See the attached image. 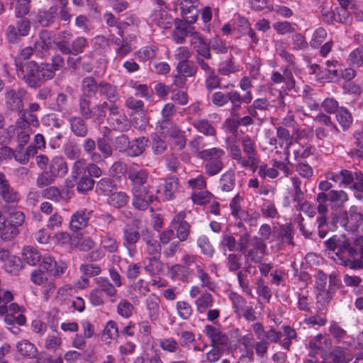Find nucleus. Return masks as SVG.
<instances>
[{"label":"nucleus","instance_id":"f257e3e1","mask_svg":"<svg viewBox=\"0 0 363 363\" xmlns=\"http://www.w3.org/2000/svg\"><path fill=\"white\" fill-rule=\"evenodd\" d=\"M47 67V62L38 64L31 60L27 65L16 71L17 77L30 88L37 89L46 81L53 79V74Z\"/></svg>","mask_w":363,"mask_h":363},{"label":"nucleus","instance_id":"f03ea898","mask_svg":"<svg viewBox=\"0 0 363 363\" xmlns=\"http://www.w3.org/2000/svg\"><path fill=\"white\" fill-rule=\"evenodd\" d=\"M133 206L139 210H145L152 203L154 190L150 186L132 189Z\"/></svg>","mask_w":363,"mask_h":363},{"label":"nucleus","instance_id":"7ed1b4c3","mask_svg":"<svg viewBox=\"0 0 363 363\" xmlns=\"http://www.w3.org/2000/svg\"><path fill=\"white\" fill-rule=\"evenodd\" d=\"M82 94L79 98V109L83 116L91 117V78L86 77L82 82Z\"/></svg>","mask_w":363,"mask_h":363},{"label":"nucleus","instance_id":"20e7f679","mask_svg":"<svg viewBox=\"0 0 363 363\" xmlns=\"http://www.w3.org/2000/svg\"><path fill=\"white\" fill-rule=\"evenodd\" d=\"M206 335L211 340V346H223L228 347L230 345L228 336L220 330L218 328H215L211 325L205 326Z\"/></svg>","mask_w":363,"mask_h":363},{"label":"nucleus","instance_id":"39448f33","mask_svg":"<svg viewBox=\"0 0 363 363\" xmlns=\"http://www.w3.org/2000/svg\"><path fill=\"white\" fill-rule=\"evenodd\" d=\"M354 246H352L349 240L345 235H341L337 238V252L336 255L340 259L344 257L345 253H347L350 257H354L359 252V247H357L353 243Z\"/></svg>","mask_w":363,"mask_h":363},{"label":"nucleus","instance_id":"423d86ee","mask_svg":"<svg viewBox=\"0 0 363 363\" xmlns=\"http://www.w3.org/2000/svg\"><path fill=\"white\" fill-rule=\"evenodd\" d=\"M4 100L6 107L8 110L12 111H20L23 110V103L16 91L11 87L7 86L5 89Z\"/></svg>","mask_w":363,"mask_h":363},{"label":"nucleus","instance_id":"0eeeda50","mask_svg":"<svg viewBox=\"0 0 363 363\" xmlns=\"http://www.w3.org/2000/svg\"><path fill=\"white\" fill-rule=\"evenodd\" d=\"M91 211L79 210L74 213L70 220L69 228L72 231H78L84 229L89 225Z\"/></svg>","mask_w":363,"mask_h":363},{"label":"nucleus","instance_id":"6e6552de","mask_svg":"<svg viewBox=\"0 0 363 363\" xmlns=\"http://www.w3.org/2000/svg\"><path fill=\"white\" fill-rule=\"evenodd\" d=\"M57 6H52L48 10H39L36 19L38 23L43 27H49L52 25L57 17Z\"/></svg>","mask_w":363,"mask_h":363},{"label":"nucleus","instance_id":"1a4fd4ad","mask_svg":"<svg viewBox=\"0 0 363 363\" xmlns=\"http://www.w3.org/2000/svg\"><path fill=\"white\" fill-rule=\"evenodd\" d=\"M128 178L131 182L132 189L145 187L148 178V172L144 169L140 170L130 169L128 172Z\"/></svg>","mask_w":363,"mask_h":363},{"label":"nucleus","instance_id":"9d476101","mask_svg":"<svg viewBox=\"0 0 363 363\" xmlns=\"http://www.w3.org/2000/svg\"><path fill=\"white\" fill-rule=\"evenodd\" d=\"M95 184V194L97 196V199H100L101 197H106L109 196L111 193L115 189V184L111 179L108 178H102L95 183L94 180L92 179V188Z\"/></svg>","mask_w":363,"mask_h":363},{"label":"nucleus","instance_id":"9b49d317","mask_svg":"<svg viewBox=\"0 0 363 363\" xmlns=\"http://www.w3.org/2000/svg\"><path fill=\"white\" fill-rule=\"evenodd\" d=\"M150 140L148 138L143 136L134 139L130 142V145L126 155L129 157H138L143 154L145 148L148 146Z\"/></svg>","mask_w":363,"mask_h":363},{"label":"nucleus","instance_id":"f8f14e48","mask_svg":"<svg viewBox=\"0 0 363 363\" xmlns=\"http://www.w3.org/2000/svg\"><path fill=\"white\" fill-rule=\"evenodd\" d=\"M68 168L66 162L61 157H54L49 163L50 174L55 179L62 177L67 172Z\"/></svg>","mask_w":363,"mask_h":363},{"label":"nucleus","instance_id":"ddd939ff","mask_svg":"<svg viewBox=\"0 0 363 363\" xmlns=\"http://www.w3.org/2000/svg\"><path fill=\"white\" fill-rule=\"evenodd\" d=\"M16 347L19 354L23 357L30 359L37 357V347L28 340H23L17 342Z\"/></svg>","mask_w":363,"mask_h":363},{"label":"nucleus","instance_id":"4468645a","mask_svg":"<svg viewBox=\"0 0 363 363\" xmlns=\"http://www.w3.org/2000/svg\"><path fill=\"white\" fill-rule=\"evenodd\" d=\"M41 259V255L39 251L33 247L27 246L23 248L21 253L22 262L34 266L39 263Z\"/></svg>","mask_w":363,"mask_h":363},{"label":"nucleus","instance_id":"2eb2a0df","mask_svg":"<svg viewBox=\"0 0 363 363\" xmlns=\"http://www.w3.org/2000/svg\"><path fill=\"white\" fill-rule=\"evenodd\" d=\"M34 52L33 48L28 46L21 49L18 55L14 58V64L16 70L25 67L28 63L31 60H29Z\"/></svg>","mask_w":363,"mask_h":363},{"label":"nucleus","instance_id":"dca6fc26","mask_svg":"<svg viewBox=\"0 0 363 363\" xmlns=\"http://www.w3.org/2000/svg\"><path fill=\"white\" fill-rule=\"evenodd\" d=\"M326 338L322 335H318L312 339L308 344L309 356L314 357L317 354H325L324 345H326Z\"/></svg>","mask_w":363,"mask_h":363},{"label":"nucleus","instance_id":"f3484780","mask_svg":"<svg viewBox=\"0 0 363 363\" xmlns=\"http://www.w3.org/2000/svg\"><path fill=\"white\" fill-rule=\"evenodd\" d=\"M126 106L134 110L136 113H139L140 123L139 124V128H144L147 124V120L145 117V113L143 112V106L144 104L140 100H137L133 97H130L126 100Z\"/></svg>","mask_w":363,"mask_h":363},{"label":"nucleus","instance_id":"a211bd4d","mask_svg":"<svg viewBox=\"0 0 363 363\" xmlns=\"http://www.w3.org/2000/svg\"><path fill=\"white\" fill-rule=\"evenodd\" d=\"M118 336L119 331L116 323L113 320H109L101 333L102 341L110 344L111 340H116Z\"/></svg>","mask_w":363,"mask_h":363},{"label":"nucleus","instance_id":"6ab92c4d","mask_svg":"<svg viewBox=\"0 0 363 363\" xmlns=\"http://www.w3.org/2000/svg\"><path fill=\"white\" fill-rule=\"evenodd\" d=\"M9 225H11V233L16 235L18 233V227L22 225L25 222V215L22 211L13 210L9 213Z\"/></svg>","mask_w":363,"mask_h":363},{"label":"nucleus","instance_id":"aec40b11","mask_svg":"<svg viewBox=\"0 0 363 363\" xmlns=\"http://www.w3.org/2000/svg\"><path fill=\"white\" fill-rule=\"evenodd\" d=\"M0 196L6 203H17L20 200V194L11 187L9 182L0 189Z\"/></svg>","mask_w":363,"mask_h":363},{"label":"nucleus","instance_id":"412c9836","mask_svg":"<svg viewBox=\"0 0 363 363\" xmlns=\"http://www.w3.org/2000/svg\"><path fill=\"white\" fill-rule=\"evenodd\" d=\"M179 74L186 77H194L197 72V67L191 60H180L177 65Z\"/></svg>","mask_w":363,"mask_h":363},{"label":"nucleus","instance_id":"4be33fe9","mask_svg":"<svg viewBox=\"0 0 363 363\" xmlns=\"http://www.w3.org/2000/svg\"><path fill=\"white\" fill-rule=\"evenodd\" d=\"M219 185L221 190L224 192L232 191L235 185V173L231 170L223 173L220 178Z\"/></svg>","mask_w":363,"mask_h":363},{"label":"nucleus","instance_id":"5701e85b","mask_svg":"<svg viewBox=\"0 0 363 363\" xmlns=\"http://www.w3.org/2000/svg\"><path fill=\"white\" fill-rule=\"evenodd\" d=\"M172 229L177 232V238L181 241L187 240L190 232V225L186 221L176 222L173 219L172 223Z\"/></svg>","mask_w":363,"mask_h":363},{"label":"nucleus","instance_id":"b1692460","mask_svg":"<svg viewBox=\"0 0 363 363\" xmlns=\"http://www.w3.org/2000/svg\"><path fill=\"white\" fill-rule=\"evenodd\" d=\"M79 177L77 182V191L82 194H86L91 189V169L87 167V170H84Z\"/></svg>","mask_w":363,"mask_h":363},{"label":"nucleus","instance_id":"393cba45","mask_svg":"<svg viewBox=\"0 0 363 363\" xmlns=\"http://www.w3.org/2000/svg\"><path fill=\"white\" fill-rule=\"evenodd\" d=\"M194 35V38L196 39L199 42L198 48L196 50L197 55L202 56V57H205L206 59H211V46L206 41V40L202 38L198 33H193Z\"/></svg>","mask_w":363,"mask_h":363},{"label":"nucleus","instance_id":"a878e982","mask_svg":"<svg viewBox=\"0 0 363 363\" xmlns=\"http://www.w3.org/2000/svg\"><path fill=\"white\" fill-rule=\"evenodd\" d=\"M4 268L8 273L16 275L23 268V262L18 257L11 256L4 262Z\"/></svg>","mask_w":363,"mask_h":363},{"label":"nucleus","instance_id":"bb28decb","mask_svg":"<svg viewBox=\"0 0 363 363\" xmlns=\"http://www.w3.org/2000/svg\"><path fill=\"white\" fill-rule=\"evenodd\" d=\"M109 196V204L115 208L123 207L129 201V196L125 192L120 191L113 193L112 191Z\"/></svg>","mask_w":363,"mask_h":363},{"label":"nucleus","instance_id":"cd10ccee","mask_svg":"<svg viewBox=\"0 0 363 363\" xmlns=\"http://www.w3.org/2000/svg\"><path fill=\"white\" fill-rule=\"evenodd\" d=\"M179 180L175 177L167 178L164 182V193L167 200H172L174 194L178 190Z\"/></svg>","mask_w":363,"mask_h":363},{"label":"nucleus","instance_id":"c85d7f7f","mask_svg":"<svg viewBox=\"0 0 363 363\" xmlns=\"http://www.w3.org/2000/svg\"><path fill=\"white\" fill-rule=\"evenodd\" d=\"M224 151L219 148H211L207 150H201L198 152V157L202 160H220V157L224 155Z\"/></svg>","mask_w":363,"mask_h":363},{"label":"nucleus","instance_id":"c756f323","mask_svg":"<svg viewBox=\"0 0 363 363\" xmlns=\"http://www.w3.org/2000/svg\"><path fill=\"white\" fill-rule=\"evenodd\" d=\"M123 238L128 245H134L140 239V234L137 229L131 227L130 225H126L123 231Z\"/></svg>","mask_w":363,"mask_h":363},{"label":"nucleus","instance_id":"7c9ffc66","mask_svg":"<svg viewBox=\"0 0 363 363\" xmlns=\"http://www.w3.org/2000/svg\"><path fill=\"white\" fill-rule=\"evenodd\" d=\"M148 264L145 269L152 275L160 274L163 271V264L158 257L148 258Z\"/></svg>","mask_w":363,"mask_h":363},{"label":"nucleus","instance_id":"2f4dec72","mask_svg":"<svg viewBox=\"0 0 363 363\" xmlns=\"http://www.w3.org/2000/svg\"><path fill=\"white\" fill-rule=\"evenodd\" d=\"M5 36L6 40L9 45L18 44L22 38V35H20L14 25H9L7 26L5 31Z\"/></svg>","mask_w":363,"mask_h":363},{"label":"nucleus","instance_id":"473e14b6","mask_svg":"<svg viewBox=\"0 0 363 363\" xmlns=\"http://www.w3.org/2000/svg\"><path fill=\"white\" fill-rule=\"evenodd\" d=\"M71 127L75 135L84 137L87 132V126L81 118H73L71 120Z\"/></svg>","mask_w":363,"mask_h":363},{"label":"nucleus","instance_id":"72a5a7b5","mask_svg":"<svg viewBox=\"0 0 363 363\" xmlns=\"http://www.w3.org/2000/svg\"><path fill=\"white\" fill-rule=\"evenodd\" d=\"M196 304L197 310L200 313H203L208 308L213 305V297L210 293L206 292L203 294L196 301Z\"/></svg>","mask_w":363,"mask_h":363},{"label":"nucleus","instance_id":"f704fd0d","mask_svg":"<svg viewBox=\"0 0 363 363\" xmlns=\"http://www.w3.org/2000/svg\"><path fill=\"white\" fill-rule=\"evenodd\" d=\"M223 167V163L220 160H208L205 164L206 174L213 177L218 174Z\"/></svg>","mask_w":363,"mask_h":363},{"label":"nucleus","instance_id":"c9c22d12","mask_svg":"<svg viewBox=\"0 0 363 363\" xmlns=\"http://www.w3.org/2000/svg\"><path fill=\"white\" fill-rule=\"evenodd\" d=\"M160 347L164 351L170 353H179L182 351L178 342L173 338H166L160 340Z\"/></svg>","mask_w":363,"mask_h":363},{"label":"nucleus","instance_id":"e433bc0d","mask_svg":"<svg viewBox=\"0 0 363 363\" xmlns=\"http://www.w3.org/2000/svg\"><path fill=\"white\" fill-rule=\"evenodd\" d=\"M337 120L343 129H347L352 123V118L350 113L345 108H340L337 110L336 116Z\"/></svg>","mask_w":363,"mask_h":363},{"label":"nucleus","instance_id":"4c0bfd02","mask_svg":"<svg viewBox=\"0 0 363 363\" xmlns=\"http://www.w3.org/2000/svg\"><path fill=\"white\" fill-rule=\"evenodd\" d=\"M15 16L16 18L25 17L30 9V0H16Z\"/></svg>","mask_w":363,"mask_h":363},{"label":"nucleus","instance_id":"58836bf2","mask_svg":"<svg viewBox=\"0 0 363 363\" xmlns=\"http://www.w3.org/2000/svg\"><path fill=\"white\" fill-rule=\"evenodd\" d=\"M160 298L155 296H150L147 299V307L150 318L156 319L160 311Z\"/></svg>","mask_w":363,"mask_h":363},{"label":"nucleus","instance_id":"ea45409f","mask_svg":"<svg viewBox=\"0 0 363 363\" xmlns=\"http://www.w3.org/2000/svg\"><path fill=\"white\" fill-rule=\"evenodd\" d=\"M161 133L169 137L176 136L179 134V128L174 125L169 119H164L160 123Z\"/></svg>","mask_w":363,"mask_h":363},{"label":"nucleus","instance_id":"a19ab883","mask_svg":"<svg viewBox=\"0 0 363 363\" xmlns=\"http://www.w3.org/2000/svg\"><path fill=\"white\" fill-rule=\"evenodd\" d=\"M27 110L18 111V118L16 121V125L12 126L13 128V133L16 131L31 130L26 118Z\"/></svg>","mask_w":363,"mask_h":363},{"label":"nucleus","instance_id":"79ce46f5","mask_svg":"<svg viewBox=\"0 0 363 363\" xmlns=\"http://www.w3.org/2000/svg\"><path fill=\"white\" fill-rule=\"evenodd\" d=\"M41 195L44 199L54 202H58L60 201V191L55 186H50L43 189L41 192Z\"/></svg>","mask_w":363,"mask_h":363},{"label":"nucleus","instance_id":"37998d69","mask_svg":"<svg viewBox=\"0 0 363 363\" xmlns=\"http://www.w3.org/2000/svg\"><path fill=\"white\" fill-rule=\"evenodd\" d=\"M230 101L232 104L231 114L235 115V112L240 108L242 101V96L240 94L235 91L228 92V102Z\"/></svg>","mask_w":363,"mask_h":363},{"label":"nucleus","instance_id":"c03bdc74","mask_svg":"<svg viewBox=\"0 0 363 363\" xmlns=\"http://www.w3.org/2000/svg\"><path fill=\"white\" fill-rule=\"evenodd\" d=\"M194 126L201 133L206 135H215V128L205 120L198 121L194 123Z\"/></svg>","mask_w":363,"mask_h":363},{"label":"nucleus","instance_id":"a18cd8bd","mask_svg":"<svg viewBox=\"0 0 363 363\" xmlns=\"http://www.w3.org/2000/svg\"><path fill=\"white\" fill-rule=\"evenodd\" d=\"M55 179H56L50 174L48 170H45L38 176L36 185L39 188H43L53 184Z\"/></svg>","mask_w":363,"mask_h":363},{"label":"nucleus","instance_id":"49530a36","mask_svg":"<svg viewBox=\"0 0 363 363\" xmlns=\"http://www.w3.org/2000/svg\"><path fill=\"white\" fill-rule=\"evenodd\" d=\"M347 200V195L344 191H330V201L335 203L337 206H343Z\"/></svg>","mask_w":363,"mask_h":363},{"label":"nucleus","instance_id":"de8ad7c7","mask_svg":"<svg viewBox=\"0 0 363 363\" xmlns=\"http://www.w3.org/2000/svg\"><path fill=\"white\" fill-rule=\"evenodd\" d=\"M181 8L184 20L187 23L192 24L196 21L199 11L194 6L191 5L188 8L182 6Z\"/></svg>","mask_w":363,"mask_h":363},{"label":"nucleus","instance_id":"09e8293b","mask_svg":"<svg viewBox=\"0 0 363 363\" xmlns=\"http://www.w3.org/2000/svg\"><path fill=\"white\" fill-rule=\"evenodd\" d=\"M94 281L96 282V284L101 286V289L108 296H113L116 294V290L115 287L108 281L106 278L97 277L95 278Z\"/></svg>","mask_w":363,"mask_h":363},{"label":"nucleus","instance_id":"8fccbe9b","mask_svg":"<svg viewBox=\"0 0 363 363\" xmlns=\"http://www.w3.org/2000/svg\"><path fill=\"white\" fill-rule=\"evenodd\" d=\"M197 244L204 255L208 257L213 256L214 250L206 236L203 235L199 237L197 240Z\"/></svg>","mask_w":363,"mask_h":363},{"label":"nucleus","instance_id":"3c124183","mask_svg":"<svg viewBox=\"0 0 363 363\" xmlns=\"http://www.w3.org/2000/svg\"><path fill=\"white\" fill-rule=\"evenodd\" d=\"M21 19L16 22L15 26L17 30L19 32L22 37L27 36L31 28L30 21L26 17L20 18Z\"/></svg>","mask_w":363,"mask_h":363},{"label":"nucleus","instance_id":"603ef678","mask_svg":"<svg viewBox=\"0 0 363 363\" xmlns=\"http://www.w3.org/2000/svg\"><path fill=\"white\" fill-rule=\"evenodd\" d=\"M51 64L47 63L48 69H50L53 74V78L55 76V72L61 70L65 66V61L62 56L57 54L52 57Z\"/></svg>","mask_w":363,"mask_h":363},{"label":"nucleus","instance_id":"864d4df0","mask_svg":"<svg viewBox=\"0 0 363 363\" xmlns=\"http://www.w3.org/2000/svg\"><path fill=\"white\" fill-rule=\"evenodd\" d=\"M208 43L211 48L217 53H226L228 52V48L225 45V43L217 36L212 38L209 40Z\"/></svg>","mask_w":363,"mask_h":363},{"label":"nucleus","instance_id":"5fc2aeb1","mask_svg":"<svg viewBox=\"0 0 363 363\" xmlns=\"http://www.w3.org/2000/svg\"><path fill=\"white\" fill-rule=\"evenodd\" d=\"M92 91L94 94H99L100 95L106 94V96L112 94V87L106 83H97L92 79Z\"/></svg>","mask_w":363,"mask_h":363},{"label":"nucleus","instance_id":"6e6d98bb","mask_svg":"<svg viewBox=\"0 0 363 363\" xmlns=\"http://www.w3.org/2000/svg\"><path fill=\"white\" fill-rule=\"evenodd\" d=\"M242 149L247 156L257 155L255 142L248 136L245 137L242 140Z\"/></svg>","mask_w":363,"mask_h":363},{"label":"nucleus","instance_id":"4d7b16f0","mask_svg":"<svg viewBox=\"0 0 363 363\" xmlns=\"http://www.w3.org/2000/svg\"><path fill=\"white\" fill-rule=\"evenodd\" d=\"M130 141L128 135L122 134L116 138L115 145L119 152L126 154L130 145Z\"/></svg>","mask_w":363,"mask_h":363},{"label":"nucleus","instance_id":"13d9d810","mask_svg":"<svg viewBox=\"0 0 363 363\" xmlns=\"http://www.w3.org/2000/svg\"><path fill=\"white\" fill-rule=\"evenodd\" d=\"M208 77L206 78L205 84L208 91H212L216 88H218L220 86V78L215 74L214 71H211L208 73Z\"/></svg>","mask_w":363,"mask_h":363},{"label":"nucleus","instance_id":"bf43d9fd","mask_svg":"<svg viewBox=\"0 0 363 363\" xmlns=\"http://www.w3.org/2000/svg\"><path fill=\"white\" fill-rule=\"evenodd\" d=\"M241 255L230 254L228 257L227 265L230 272H235L241 267Z\"/></svg>","mask_w":363,"mask_h":363},{"label":"nucleus","instance_id":"052dcab7","mask_svg":"<svg viewBox=\"0 0 363 363\" xmlns=\"http://www.w3.org/2000/svg\"><path fill=\"white\" fill-rule=\"evenodd\" d=\"M133 305L127 301H121L117 307L118 313L125 318H129L132 315Z\"/></svg>","mask_w":363,"mask_h":363},{"label":"nucleus","instance_id":"680f3d73","mask_svg":"<svg viewBox=\"0 0 363 363\" xmlns=\"http://www.w3.org/2000/svg\"><path fill=\"white\" fill-rule=\"evenodd\" d=\"M177 308L179 316L184 319L187 320L189 318L192 313L191 306L185 301H179L177 303Z\"/></svg>","mask_w":363,"mask_h":363},{"label":"nucleus","instance_id":"e2e57ef3","mask_svg":"<svg viewBox=\"0 0 363 363\" xmlns=\"http://www.w3.org/2000/svg\"><path fill=\"white\" fill-rule=\"evenodd\" d=\"M87 45L86 40L83 37H79L72 41L71 45V54L77 55L82 52L83 48Z\"/></svg>","mask_w":363,"mask_h":363},{"label":"nucleus","instance_id":"0e129e2a","mask_svg":"<svg viewBox=\"0 0 363 363\" xmlns=\"http://www.w3.org/2000/svg\"><path fill=\"white\" fill-rule=\"evenodd\" d=\"M323 358L325 361H331L332 363H342L344 361L343 352L340 350H335L328 354H323Z\"/></svg>","mask_w":363,"mask_h":363},{"label":"nucleus","instance_id":"69168bd1","mask_svg":"<svg viewBox=\"0 0 363 363\" xmlns=\"http://www.w3.org/2000/svg\"><path fill=\"white\" fill-rule=\"evenodd\" d=\"M236 68L232 62V57L226 60L225 62L220 63L218 68V72L222 75H229L234 73Z\"/></svg>","mask_w":363,"mask_h":363},{"label":"nucleus","instance_id":"338daca9","mask_svg":"<svg viewBox=\"0 0 363 363\" xmlns=\"http://www.w3.org/2000/svg\"><path fill=\"white\" fill-rule=\"evenodd\" d=\"M31 281L38 285H40L48 280V273L42 269L34 270L30 276Z\"/></svg>","mask_w":363,"mask_h":363},{"label":"nucleus","instance_id":"774afa93","mask_svg":"<svg viewBox=\"0 0 363 363\" xmlns=\"http://www.w3.org/2000/svg\"><path fill=\"white\" fill-rule=\"evenodd\" d=\"M349 60L352 65H362L363 64V48L353 50L349 56Z\"/></svg>","mask_w":363,"mask_h":363}]
</instances>
